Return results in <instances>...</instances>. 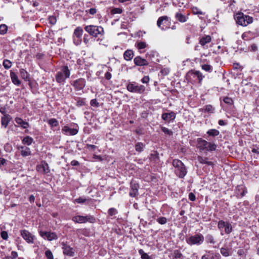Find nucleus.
<instances>
[{
    "mask_svg": "<svg viewBox=\"0 0 259 259\" xmlns=\"http://www.w3.org/2000/svg\"><path fill=\"white\" fill-rule=\"evenodd\" d=\"M202 68L203 70L209 72H210L212 71V67L209 64L202 65Z\"/></svg>",
    "mask_w": 259,
    "mask_h": 259,
    "instance_id": "c03bdc74",
    "label": "nucleus"
},
{
    "mask_svg": "<svg viewBox=\"0 0 259 259\" xmlns=\"http://www.w3.org/2000/svg\"><path fill=\"white\" fill-rule=\"evenodd\" d=\"M192 12L195 15H203L204 13L199 10L197 8L195 7L192 9Z\"/></svg>",
    "mask_w": 259,
    "mask_h": 259,
    "instance_id": "603ef678",
    "label": "nucleus"
},
{
    "mask_svg": "<svg viewBox=\"0 0 259 259\" xmlns=\"http://www.w3.org/2000/svg\"><path fill=\"white\" fill-rule=\"evenodd\" d=\"M134 56V52L132 50H127L123 54V58L126 61H131Z\"/></svg>",
    "mask_w": 259,
    "mask_h": 259,
    "instance_id": "4be33fe9",
    "label": "nucleus"
},
{
    "mask_svg": "<svg viewBox=\"0 0 259 259\" xmlns=\"http://www.w3.org/2000/svg\"><path fill=\"white\" fill-rule=\"evenodd\" d=\"M228 222H225L223 220H220L219 221L218 224V228L221 230L223 228H225V226L226 225Z\"/></svg>",
    "mask_w": 259,
    "mask_h": 259,
    "instance_id": "de8ad7c7",
    "label": "nucleus"
},
{
    "mask_svg": "<svg viewBox=\"0 0 259 259\" xmlns=\"http://www.w3.org/2000/svg\"><path fill=\"white\" fill-rule=\"evenodd\" d=\"M11 119L12 118L10 115L5 114V115L3 116L1 119L2 125L5 128H6L8 126Z\"/></svg>",
    "mask_w": 259,
    "mask_h": 259,
    "instance_id": "6ab92c4d",
    "label": "nucleus"
},
{
    "mask_svg": "<svg viewBox=\"0 0 259 259\" xmlns=\"http://www.w3.org/2000/svg\"><path fill=\"white\" fill-rule=\"evenodd\" d=\"M81 38L73 36V41L76 45H80L81 42Z\"/></svg>",
    "mask_w": 259,
    "mask_h": 259,
    "instance_id": "13d9d810",
    "label": "nucleus"
},
{
    "mask_svg": "<svg viewBox=\"0 0 259 259\" xmlns=\"http://www.w3.org/2000/svg\"><path fill=\"white\" fill-rule=\"evenodd\" d=\"M161 131L165 134L168 135H172V132L165 127H161Z\"/></svg>",
    "mask_w": 259,
    "mask_h": 259,
    "instance_id": "8fccbe9b",
    "label": "nucleus"
},
{
    "mask_svg": "<svg viewBox=\"0 0 259 259\" xmlns=\"http://www.w3.org/2000/svg\"><path fill=\"white\" fill-rule=\"evenodd\" d=\"M48 123L52 127H56L59 125L58 121L55 118L50 119L48 120Z\"/></svg>",
    "mask_w": 259,
    "mask_h": 259,
    "instance_id": "f704fd0d",
    "label": "nucleus"
},
{
    "mask_svg": "<svg viewBox=\"0 0 259 259\" xmlns=\"http://www.w3.org/2000/svg\"><path fill=\"white\" fill-rule=\"evenodd\" d=\"M21 235L27 242H32V236L31 233L26 230L21 231Z\"/></svg>",
    "mask_w": 259,
    "mask_h": 259,
    "instance_id": "a211bd4d",
    "label": "nucleus"
},
{
    "mask_svg": "<svg viewBox=\"0 0 259 259\" xmlns=\"http://www.w3.org/2000/svg\"><path fill=\"white\" fill-rule=\"evenodd\" d=\"M224 228H225V232L227 234H230L232 231V225L229 222H227V223Z\"/></svg>",
    "mask_w": 259,
    "mask_h": 259,
    "instance_id": "4c0bfd02",
    "label": "nucleus"
},
{
    "mask_svg": "<svg viewBox=\"0 0 259 259\" xmlns=\"http://www.w3.org/2000/svg\"><path fill=\"white\" fill-rule=\"evenodd\" d=\"M205 241L207 243L210 244H214L215 243V241L213 236L211 234H207L205 236Z\"/></svg>",
    "mask_w": 259,
    "mask_h": 259,
    "instance_id": "72a5a7b5",
    "label": "nucleus"
},
{
    "mask_svg": "<svg viewBox=\"0 0 259 259\" xmlns=\"http://www.w3.org/2000/svg\"><path fill=\"white\" fill-rule=\"evenodd\" d=\"M19 149H21V153L23 156L25 157L31 155V150L27 147L22 146L19 148Z\"/></svg>",
    "mask_w": 259,
    "mask_h": 259,
    "instance_id": "a878e982",
    "label": "nucleus"
},
{
    "mask_svg": "<svg viewBox=\"0 0 259 259\" xmlns=\"http://www.w3.org/2000/svg\"><path fill=\"white\" fill-rule=\"evenodd\" d=\"M62 133L66 135L73 136L78 133V130L76 128H71L68 126H64L62 129Z\"/></svg>",
    "mask_w": 259,
    "mask_h": 259,
    "instance_id": "2eb2a0df",
    "label": "nucleus"
},
{
    "mask_svg": "<svg viewBox=\"0 0 259 259\" xmlns=\"http://www.w3.org/2000/svg\"><path fill=\"white\" fill-rule=\"evenodd\" d=\"M172 165L175 168V172L180 178H183L187 174V169L184 163L180 160L175 159L172 161Z\"/></svg>",
    "mask_w": 259,
    "mask_h": 259,
    "instance_id": "f03ea898",
    "label": "nucleus"
},
{
    "mask_svg": "<svg viewBox=\"0 0 259 259\" xmlns=\"http://www.w3.org/2000/svg\"><path fill=\"white\" fill-rule=\"evenodd\" d=\"M1 237L4 240H7V239L8 238V233L6 231H2L1 232Z\"/></svg>",
    "mask_w": 259,
    "mask_h": 259,
    "instance_id": "bf43d9fd",
    "label": "nucleus"
},
{
    "mask_svg": "<svg viewBox=\"0 0 259 259\" xmlns=\"http://www.w3.org/2000/svg\"><path fill=\"white\" fill-rule=\"evenodd\" d=\"M105 77L106 79L109 80L112 77V74L109 72H107L105 74Z\"/></svg>",
    "mask_w": 259,
    "mask_h": 259,
    "instance_id": "69168bd1",
    "label": "nucleus"
},
{
    "mask_svg": "<svg viewBox=\"0 0 259 259\" xmlns=\"http://www.w3.org/2000/svg\"><path fill=\"white\" fill-rule=\"evenodd\" d=\"M15 121L16 123L22 127L23 128H26L28 126V124L27 122L24 121L20 118H16L15 119Z\"/></svg>",
    "mask_w": 259,
    "mask_h": 259,
    "instance_id": "c85d7f7f",
    "label": "nucleus"
},
{
    "mask_svg": "<svg viewBox=\"0 0 259 259\" xmlns=\"http://www.w3.org/2000/svg\"><path fill=\"white\" fill-rule=\"evenodd\" d=\"M153 218L156 220L157 222L160 225H164L167 222V219L165 217H161L158 215H155Z\"/></svg>",
    "mask_w": 259,
    "mask_h": 259,
    "instance_id": "b1692460",
    "label": "nucleus"
},
{
    "mask_svg": "<svg viewBox=\"0 0 259 259\" xmlns=\"http://www.w3.org/2000/svg\"><path fill=\"white\" fill-rule=\"evenodd\" d=\"M62 249H63V253L64 255L72 257L74 255V250L69 245L67 242H62Z\"/></svg>",
    "mask_w": 259,
    "mask_h": 259,
    "instance_id": "9b49d317",
    "label": "nucleus"
},
{
    "mask_svg": "<svg viewBox=\"0 0 259 259\" xmlns=\"http://www.w3.org/2000/svg\"><path fill=\"white\" fill-rule=\"evenodd\" d=\"M72 220L73 222L77 223H85L87 222L94 223L96 222L95 218L92 215H76L73 217Z\"/></svg>",
    "mask_w": 259,
    "mask_h": 259,
    "instance_id": "1a4fd4ad",
    "label": "nucleus"
},
{
    "mask_svg": "<svg viewBox=\"0 0 259 259\" xmlns=\"http://www.w3.org/2000/svg\"><path fill=\"white\" fill-rule=\"evenodd\" d=\"M70 75V71L68 66H63L61 67V70L56 74V81L60 84H64L67 78Z\"/></svg>",
    "mask_w": 259,
    "mask_h": 259,
    "instance_id": "7ed1b4c3",
    "label": "nucleus"
},
{
    "mask_svg": "<svg viewBox=\"0 0 259 259\" xmlns=\"http://www.w3.org/2000/svg\"><path fill=\"white\" fill-rule=\"evenodd\" d=\"M84 30L90 35L95 37L103 36L104 33L103 28L100 26L87 25L84 27Z\"/></svg>",
    "mask_w": 259,
    "mask_h": 259,
    "instance_id": "39448f33",
    "label": "nucleus"
},
{
    "mask_svg": "<svg viewBox=\"0 0 259 259\" xmlns=\"http://www.w3.org/2000/svg\"><path fill=\"white\" fill-rule=\"evenodd\" d=\"M211 259H221V256L219 253H215L211 257Z\"/></svg>",
    "mask_w": 259,
    "mask_h": 259,
    "instance_id": "0e129e2a",
    "label": "nucleus"
},
{
    "mask_svg": "<svg viewBox=\"0 0 259 259\" xmlns=\"http://www.w3.org/2000/svg\"><path fill=\"white\" fill-rule=\"evenodd\" d=\"M91 105L94 107H98L99 103L96 99H92L91 101Z\"/></svg>",
    "mask_w": 259,
    "mask_h": 259,
    "instance_id": "680f3d73",
    "label": "nucleus"
},
{
    "mask_svg": "<svg viewBox=\"0 0 259 259\" xmlns=\"http://www.w3.org/2000/svg\"><path fill=\"white\" fill-rule=\"evenodd\" d=\"M136 47L139 50L143 49L146 48L147 44L145 42L140 41L136 44Z\"/></svg>",
    "mask_w": 259,
    "mask_h": 259,
    "instance_id": "37998d69",
    "label": "nucleus"
},
{
    "mask_svg": "<svg viewBox=\"0 0 259 259\" xmlns=\"http://www.w3.org/2000/svg\"><path fill=\"white\" fill-rule=\"evenodd\" d=\"M175 17L177 20L182 23L185 22L187 20V18L180 12H177Z\"/></svg>",
    "mask_w": 259,
    "mask_h": 259,
    "instance_id": "bb28decb",
    "label": "nucleus"
},
{
    "mask_svg": "<svg viewBox=\"0 0 259 259\" xmlns=\"http://www.w3.org/2000/svg\"><path fill=\"white\" fill-rule=\"evenodd\" d=\"M197 160L201 164H205L208 165H213V163L212 162L209 161L208 158L206 157H203L201 156H198Z\"/></svg>",
    "mask_w": 259,
    "mask_h": 259,
    "instance_id": "412c9836",
    "label": "nucleus"
},
{
    "mask_svg": "<svg viewBox=\"0 0 259 259\" xmlns=\"http://www.w3.org/2000/svg\"><path fill=\"white\" fill-rule=\"evenodd\" d=\"M252 152L256 155V156H254V157L257 158V156H259V148H253L252 149Z\"/></svg>",
    "mask_w": 259,
    "mask_h": 259,
    "instance_id": "e2e57ef3",
    "label": "nucleus"
},
{
    "mask_svg": "<svg viewBox=\"0 0 259 259\" xmlns=\"http://www.w3.org/2000/svg\"><path fill=\"white\" fill-rule=\"evenodd\" d=\"M45 255L48 259H54V255L50 249H47L45 251Z\"/></svg>",
    "mask_w": 259,
    "mask_h": 259,
    "instance_id": "09e8293b",
    "label": "nucleus"
},
{
    "mask_svg": "<svg viewBox=\"0 0 259 259\" xmlns=\"http://www.w3.org/2000/svg\"><path fill=\"white\" fill-rule=\"evenodd\" d=\"M126 88L129 92L138 94H142L145 91V87L144 85H139L135 82L129 83Z\"/></svg>",
    "mask_w": 259,
    "mask_h": 259,
    "instance_id": "6e6552de",
    "label": "nucleus"
},
{
    "mask_svg": "<svg viewBox=\"0 0 259 259\" xmlns=\"http://www.w3.org/2000/svg\"><path fill=\"white\" fill-rule=\"evenodd\" d=\"M88 12L90 13L91 15H94L97 12V10L95 8H91L89 10Z\"/></svg>",
    "mask_w": 259,
    "mask_h": 259,
    "instance_id": "774afa93",
    "label": "nucleus"
},
{
    "mask_svg": "<svg viewBox=\"0 0 259 259\" xmlns=\"http://www.w3.org/2000/svg\"><path fill=\"white\" fill-rule=\"evenodd\" d=\"M134 61L135 65L139 66H146L148 64L147 61L145 59L142 58L140 56L136 57Z\"/></svg>",
    "mask_w": 259,
    "mask_h": 259,
    "instance_id": "f3484780",
    "label": "nucleus"
},
{
    "mask_svg": "<svg viewBox=\"0 0 259 259\" xmlns=\"http://www.w3.org/2000/svg\"><path fill=\"white\" fill-rule=\"evenodd\" d=\"M189 199L191 201L195 200V196L193 193H190L189 194Z\"/></svg>",
    "mask_w": 259,
    "mask_h": 259,
    "instance_id": "338daca9",
    "label": "nucleus"
},
{
    "mask_svg": "<svg viewBox=\"0 0 259 259\" xmlns=\"http://www.w3.org/2000/svg\"><path fill=\"white\" fill-rule=\"evenodd\" d=\"M49 21L52 25L55 24L57 21L56 17L54 16H50L49 18Z\"/></svg>",
    "mask_w": 259,
    "mask_h": 259,
    "instance_id": "864d4df0",
    "label": "nucleus"
},
{
    "mask_svg": "<svg viewBox=\"0 0 259 259\" xmlns=\"http://www.w3.org/2000/svg\"><path fill=\"white\" fill-rule=\"evenodd\" d=\"M149 77L148 76H144L141 79V82L143 83H148L149 81Z\"/></svg>",
    "mask_w": 259,
    "mask_h": 259,
    "instance_id": "052dcab7",
    "label": "nucleus"
},
{
    "mask_svg": "<svg viewBox=\"0 0 259 259\" xmlns=\"http://www.w3.org/2000/svg\"><path fill=\"white\" fill-rule=\"evenodd\" d=\"M144 145L142 143L138 142L135 145V149L138 152H141L143 150Z\"/></svg>",
    "mask_w": 259,
    "mask_h": 259,
    "instance_id": "ea45409f",
    "label": "nucleus"
},
{
    "mask_svg": "<svg viewBox=\"0 0 259 259\" xmlns=\"http://www.w3.org/2000/svg\"><path fill=\"white\" fill-rule=\"evenodd\" d=\"M221 254L225 257L229 256L230 254L229 253V250L227 248L222 247L220 250Z\"/></svg>",
    "mask_w": 259,
    "mask_h": 259,
    "instance_id": "58836bf2",
    "label": "nucleus"
},
{
    "mask_svg": "<svg viewBox=\"0 0 259 259\" xmlns=\"http://www.w3.org/2000/svg\"><path fill=\"white\" fill-rule=\"evenodd\" d=\"M18 256V253L15 251H12L11 253V256L10 257H7L8 259L11 258V259H16Z\"/></svg>",
    "mask_w": 259,
    "mask_h": 259,
    "instance_id": "4d7b16f0",
    "label": "nucleus"
},
{
    "mask_svg": "<svg viewBox=\"0 0 259 259\" xmlns=\"http://www.w3.org/2000/svg\"><path fill=\"white\" fill-rule=\"evenodd\" d=\"M190 73L193 75L194 77H197L199 80V82H200L203 79V75L202 73L199 71H192Z\"/></svg>",
    "mask_w": 259,
    "mask_h": 259,
    "instance_id": "cd10ccee",
    "label": "nucleus"
},
{
    "mask_svg": "<svg viewBox=\"0 0 259 259\" xmlns=\"http://www.w3.org/2000/svg\"><path fill=\"white\" fill-rule=\"evenodd\" d=\"M253 37V33L251 31H246L242 35V38L244 40H248Z\"/></svg>",
    "mask_w": 259,
    "mask_h": 259,
    "instance_id": "7c9ffc66",
    "label": "nucleus"
},
{
    "mask_svg": "<svg viewBox=\"0 0 259 259\" xmlns=\"http://www.w3.org/2000/svg\"><path fill=\"white\" fill-rule=\"evenodd\" d=\"M204 240V238L203 235L201 233H197L187 238L186 241L187 244L191 246L194 245H200L203 243Z\"/></svg>",
    "mask_w": 259,
    "mask_h": 259,
    "instance_id": "423d86ee",
    "label": "nucleus"
},
{
    "mask_svg": "<svg viewBox=\"0 0 259 259\" xmlns=\"http://www.w3.org/2000/svg\"><path fill=\"white\" fill-rule=\"evenodd\" d=\"M149 158L151 161L157 163L159 161L158 153L156 151H154L150 154Z\"/></svg>",
    "mask_w": 259,
    "mask_h": 259,
    "instance_id": "c756f323",
    "label": "nucleus"
},
{
    "mask_svg": "<svg viewBox=\"0 0 259 259\" xmlns=\"http://www.w3.org/2000/svg\"><path fill=\"white\" fill-rule=\"evenodd\" d=\"M236 23L242 26H246L253 22L252 17L244 15L242 12H238L234 15Z\"/></svg>",
    "mask_w": 259,
    "mask_h": 259,
    "instance_id": "20e7f679",
    "label": "nucleus"
},
{
    "mask_svg": "<svg viewBox=\"0 0 259 259\" xmlns=\"http://www.w3.org/2000/svg\"><path fill=\"white\" fill-rule=\"evenodd\" d=\"M176 117V113L171 111L169 113H164L161 115V118L163 120L170 121L171 120H174Z\"/></svg>",
    "mask_w": 259,
    "mask_h": 259,
    "instance_id": "dca6fc26",
    "label": "nucleus"
},
{
    "mask_svg": "<svg viewBox=\"0 0 259 259\" xmlns=\"http://www.w3.org/2000/svg\"><path fill=\"white\" fill-rule=\"evenodd\" d=\"M86 201L87 199L83 197H79L74 200V202L77 203H83L85 202Z\"/></svg>",
    "mask_w": 259,
    "mask_h": 259,
    "instance_id": "5fc2aeb1",
    "label": "nucleus"
},
{
    "mask_svg": "<svg viewBox=\"0 0 259 259\" xmlns=\"http://www.w3.org/2000/svg\"><path fill=\"white\" fill-rule=\"evenodd\" d=\"M131 188L130 191V195L131 197H136L138 195L139 185L137 183L132 182L131 183Z\"/></svg>",
    "mask_w": 259,
    "mask_h": 259,
    "instance_id": "4468645a",
    "label": "nucleus"
},
{
    "mask_svg": "<svg viewBox=\"0 0 259 259\" xmlns=\"http://www.w3.org/2000/svg\"><path fill=\"white\" fill-rule=\"evenodd\" d=\"M3 64L4 68L6 69L10 68L12 66V62L8 59H5L3 61Z\"/></svg>",
    "mask_w": 259,
    "mask_h": 259,
    "instance_id": "a19ab883",
    "label": "nucleus"
},
{
    "mask_svg": "<svg viewBox=\"0 0 259 259\" xmlns=\"http://www.w3.org/2000/svg\"><path fill=\"white\" fill-rule=\"evenodd\" d=\"M83 32V29L81 27H77L74 31L73 36L81 38Z\"/></svg>",
    "mask_w": 259,
    "mask_h": 259,
    "instance_id": "393cba45",
    "label": "nucleus"
},
{
    "mask_svg": "<svg viewBox=\"0 0 259 259\" xmlns=\"http://www.w3.org/2000/svg\"><path fill=\"white\" fill-rule=\"evenodd\" d=\"M139 253L141 255V259H152L149 255L145 253L143 249H140L138 251Z\"/></svg>",
    "mask_w": 259,
    "mask_h": 259,
    "instance_id": "c9c22d12",
    "label": "nucleus"
},
{
    "mask_svg": "<svg viewBox=\"0 0 259 259\" xmlns=\"http://www.w3.org/2000/svg\"><path fill=\"white\" fill-rule=\"evenodd\" d=\"M211 41V37L210 35H204L200 38L199 44L203 47H204L207 44Z\"/></svg>",
    "mask_w": 259,
    "mask_h": 259,
    "instance_id": "aec40b11",
    "label": "nucleus"
},
{
    "mask_svg": "<svg viewBox=\"0 0 259 259\" xmlns=\"http://www.w3.org/2000/svg\"><path fill=\"white\" fill-rule=\"evenodd\" d=\"M38 232L40 236L45 239H47L49 241H52L57 240L58 237L55 232L44 231L40 229L38 230Z\"/></svg>",
    "mask_w": 259,
    "mask_h": 259,
    "instance_id": "9d476101",
    "label": "nucleus"
},
{
    "mask_svg": "<svg viewBox=\"0 0 259 259\" xmlns=\"http://www.w3.org/2000/svg\"><path fill=\"white\" fill-rule=\"evenodd\" d=\"M20 73H21V76L23 78L26 79L28 78V74L25 70H24L23 69H21L20 71Z\"/></svg>",
    "mask_w": 259,
    "mask_h": 259,
    "instance_id": "3c124183",
    "label": "nucleus"
},
{
    "mask_svg": "<svg viewBox=\"0 0 259 259\" xmlns=\"http://www.w3.org/2000/svg\"><path fill=\"white\" fill-rule=\"evenodd\" d=\"M22 142L24 144H27L28 145H29L32 142V140L31 138L27 136L23 139Z\"/></svg>",
    "mask_w": 259,
    "mask_h": 259,
    "instance_id": "49530a36",
    "label": "nucleus"
},
{
    "mask_svg": "<svg viewBox=\"0 0 259 259\" xmlns=\"http://www.w3.org/2000/svg\"><path fill=\"white\" fill-rule=\"evenodd\" d=\"M201 110L202 111L212 113L214 112V108L211 105H207L204 106Z\"/></svg>",
    "mask_w": 259,
    "mask_h": 259,
    "instance_id": "473e14b6",
    "label": "nucleus"
},
{
    "mask_svg": "<svg viewBox=\"0 0 259 259\" xmlns=\"http://www.w3.org/2000/svg\"><path fill=\"white\" fill-rule=\"evenodd\" d=\"M122 11L120 8H114L111 10V14H121L122 13Z\"/></svg>",
    "mask_w": 259,
    "mask_h": 259,
    "instance_id": "6e6d98bb",
    "label": "nucleus"
},
{
    "mask_svg": "<svg viewBox=\"0 0 259 259\" xmlns=\"http://www.w3.org/2000/svg\"><path fill=\"white\" fill-rule=\"evenodd\" d=\"M85 80L82 78L76 79L71 83V85H72L75 90L77 91L82 90L85 86Z\"/></svg>",
    "mask_w": 259,
    "mask_h": 259,
    "instance_id": "f8f14e48",
    "label": "nucleus"
},
{
    "mask_svg": "<svg viewBox=\"0 0 259 259\" xmlns=\"http://www.w3.org/2000/svg\"><path fill=\"white\" fill-rule=\"evenodd\" d=\"M10 76L12 82L16 85H19L20 83V81L19 80L17 74L13 72H11Z\"/></svg>",
    "mask_w": 259,
    "mask_h": 259,
    "instance_id": "2f4dec72",
    "label": "nucleus"
},
{
    "mask_svg": "<svg viewBox=\"0 0 259 259\" xmlns=\"http://www.w3.org/2000/svg\"><path fill=\"white\" fill-rule=\"evenodd\" d=\"M170 25V19L166 16L160 17L157 21L158 27L162 30H166L169 29Z\"/></svg>",
    "mask_w": 259,
    "mask_h": 259,
    "instance_id": "0eeeda50",
    "label": "nucleus"
},
{
    "mask_svg": "<svg viewBox=\"0 0 259 259\" xmlns=\"http://www.w3.org/2000/svg\"><path fill=\"white\" fill-rule=\"evenodd\" d=\"M172 259H184V256L179 249L174 250L171 254Z\"/></svg>",
    "mask_w": 259,
    "mask_h": 259,
    "instance_id": "5701e85b",
    "label": "nucleus"
},
{
    "mask_svg": "<svg viewBox=\"0 0 259 259\" xmlns=\"http://www.w3.org/2000/svg\"><path fill=\"white\" fill-rule=\"evenodd\" d=\"M197 147L201 152L213 151L215 150L217 145L213 143L208 142L202 138L197 139Z\"/></svg>",
    "mask_w": 259,
    "mask_h": 259,
    "instance_id": "f257e3e1",
    "label": "nucleus"
},
{
    "mask_svg": "<svg viewBox=\"0 0 259 259\" xmlns=\"http://www.w3.org/2000/svg\"><path fill=\"white\" fill-rule=\"evenodd\" d=\"M36 169L38 172L44 174H48L50 171L48 164L45 161H42L37 165Z\"/></svg>",
    "mask_w": 259,
    "mask_h": 259,
    "instance_id": "ddd939ff",
    "label": "nucleus"
},
{
    "mask_svg": "<svg viewBox=\"0 0 259 259\" xmlns=\"http://www.w3.org/2000/svg\"><path fill=\"white\" fill-rule=\"evenodd\" d=\"M8 31V26L5 24H1L0 25V34L4 35L7 33Z\"/></svg>",
    "mask_w": 259,
    "mask_h": 259,
    "instance_id": "79ce46f5",
    "label": "nucleus"
},
{
    "mask_svg": "<svg viewBox=\"0 0 259 259\" xmlns=\"http://www.w3.org/2000/svg\"><path fill=\"white\" fill-rule=\"evenodd\" d=\"M223 101L226 104L229 105H233L234 103L233 99L228 97H224L223 99Z\"/></svg>",
    "mask_w": 259,
    "mask_h": 259,
    "instance_id": "a18cd8bd",
    "label": "nucleus"
},
{
    "mask_svg": "<svg viewBox=\"0 0 259 259\" xmlns=\"http://www.w3.org/2000/svg\"><path fill=\"white\" fill-rule=\"evenodd\" d=\"M207 134L210 136L215 137L220 134V132L216 129H210L207 132Z\"/></svg>",
    "mask_w": 259,
    "mask_h": 259,
    "instance_id": "e433bc0d",
    "label": "nucleus"
}]
</instances>
